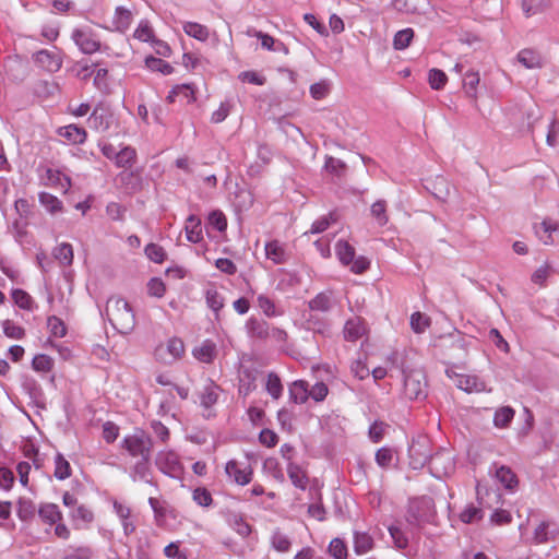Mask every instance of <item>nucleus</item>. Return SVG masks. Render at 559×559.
<instances>
[{"mask_svg":"<svg viewBox=\"0 0 559 559\" xmlns=\"http://www.w3.org/2000/svg\"><path fill=\"white\" fill-rule=\"evenodd\" d=\"M2 326L4 335L9 338L22 340L25 336V330L11 320H4Z\"/></svg>","mask_w":559,"mask_h":559,"instance_id":"51","label":"nucleus"},{"mask_svg":"<svg viewBox=\"0 0 559 559\" xmlns=\"http://www.w3.org/2000/svg\"><path fill=\"white\" fill-rule=\"evenodd\" d=\"M13 301L22 309H32V297L23 289H14L12 292Z\"/></svg>","mask_w":559,"mask_h":559,"instance_id":"57","label":"nucleus"},{"mask_svg":"<svg viewBox=\"0 0 559 559\" xmlns=\"http://www.w3.org/2000/svg\"><path fill=\"white\" fill-rule=\"evenodd\" d=\"M136 160V152L131 146H124L119 152H117L116 157L114 159L115 165L118 168H129Z\"/></svg>","mask_w":559,"mask_h":559,"instance_id":"25","label":"nucleus"},{"mask_svg":"<svg viewBox=\"0 0 559 559\" xmlns=\"http://www.w3.org/2000/svg\"><path fill=\"white\" fill-rule=\"evenodd\" d=\"M414 37V31L412 28H404L399 31L393 38V47L396 50H403L407 48Z\"/></svg>","mask_w":559,"mask_h":559,"instance_id":"41","label":"nucleus"},{"mask_svg":"<svg viewBox=\"0 0 559 559\" xmlns=\"http://www.w3.org/2000/svg\"><path fill=\"white\" fill-rule=\"evenodd\" d=\"M205 298L207 306L216 313L224 307V299L215 289H209Z\"/></svg>","mask_w":559,"mask_h":559,"instance_id":"60","label":"nucleus"},{"mask_svg":"<svg viewBox=\"0 0 559 559\" xmlns=\"http://www.w3.org/2000/svg\"><path fill=\"white\" fill-rule=\"evenodd\" d=\"M257 370L245 369L241 373L239 393L243 396L249 395L257 389Z\"/></svg>","mask_w":559,"mask_h":559,"instance_id":"27","label":"nucleus"},{"mask_svg":"<svg viewBox=\"0 0 559 559\" xmlns=\"http://www.w3.org/2000/svg\"><path fill=\"white\" fill-rule=\"evenodd\" d=\"M134 37L141 41H152L156 39L152 27L147 22H141L134 32Z\"/></svg>","mask_w":559,"mask_h":559,"instance_id":"64","label":"nucleus"},{"mask_svg":"<svg viewBox=\"0 0 559 559\" xmlns=\"http://www.w3.org/2000/svg\"><path fill=\"white\" fill-rule=\"evenodd\" d=\"M72 474V468L68 460L61 453L55 456V472L53 476L59 480L69 478Z\"/></svg>","mask_w":559,"mask_h":559,"instance_id":"32","label":"nucleus"},{"mask_svg":"<svg viewBox=\"0 0 559 559\" xmlns=\"http://www.w3.org/2000/svg\"><path fill=\"white\" fill-rule=\"evenodd\" d=\"M338 260L344 265H349L355 258V248L345 240H338L335 246Z\"/></svg>","mask_w":559,"mask_h":559,"instance_id":"28","label":"nucleus"},{"mask_svg":"<svg viewBox=\"0 0 559 559\" xmlns=\"http://www.w3.org/2000/svg\"><path fill=\"white\" fill-rule=\"evenodd\" d=\"M430 325V318L421 312H414L411 317V326L415 333H423Z\"/></svg>","mask_w":559,"mask_h":559,"instance_id":"52","label":"nucleus"},{"mask_svg":"<svg viewBox=\"0 0 559 559\" xmlns=\"http://www.w3.org/2000/svg\"><path fill=\"white\" fill-rule=\"evenodd\" d=\"M404 393L409 400H420L426 396L425 374L413 370L404 374Z\"/></svg>","mask_w":559,"mask_h":559,"instance_id":"6","label":"nucleus"},{"mask_svg":"<svg viewBox=\"0 0 559 559\" xmlns=\"http://www.w3.org/2000/svg\"><path fill=\"white\" fill-rule=\"evenodd\" d=\"M70 516L73 521H82L84 523H91L94 520L93 512L85 506L81 504L74 509Z\"/></svg>","mask_w":559,"mask_h":559,"instance_id":"63","label":"nucleus"},{"mask_svg":"<svg viewBox=\"0 0 559 559\" xmlns=\"http://www.w3.org/2000/svg\"><path fill=\"white\" fill-rule=\"evenodd\" d=\"M207 223L218 231H224L227 228V219L223 212L213 211L209 214Z\"/></svg>","mask_w":559,"mask_h":559,"instance_id":"56","label":"nucleus"},{"mask_svg":"<svg viewBox=\"0 0 559 559\" xmlns=\"http://www.w3.org/2000/svg\"><path fill=\"white\" fill-rule=\"evenodd\" d=\"M193 501L201 507H210L213 503L211 492L205 487H198L192 493Z\"/></svg>","mask_w":559,"mask_h":559,"instance_id":"54","label":"nucleus"},{"mask_svg":"<svg viewBox=\"0 0 559 559\" xmlns=\"http://www.w3.org/2000/svg\"><path fill=\"white\" fill-rule=\"evenodd\" d=\"M309 399L308 383L304 380H297L289 386V400L296 404H304Z\"/></svg>","mask_w":559,"mask_h":559,"instance_id":"21","label":"nucleus"},{"mask_svg":"<svg viewBox=\"0 0 559 559\" xmlns=\"http://www.w3.org/2000/svg\"><path fill=\"white\" fill-rule=\"evenodd\" d=\"M496 477L506 489L513 490L518 487V477L509 466L501 465L497 467Z\"/></svg>","mask_w":559,"mask_h":559,"instance_id":"20","label":"nucleus"},{"mask_svg":"<svg viewBox=\"0 0 559 559\" xmlns=\"http://www.w3.org/2000/svg\"><path fill=\"white\" fill-rule=\"evenodd\" d=\"M145 66L151 71L160 72L164 75H168L174 72V68L171 64L154 56H147L145 58Z\"/></svg>","mask_w":559,"mask_h":559,"instance_id":"36","label":"nucleus"},{"mask_svg":"<svg viewBox=\"0 0 559 559\" xmlns=\"http://www.w3.org/2000/svg\"><path fill=\"white\" fill-rule=\"evenodd\" d=\"M112 115L110 110L97 105L88 117V126L97 131H107L111 124Z\"/></svg>","mask_w":559,"mask_h":559,"instance_id":"9","label":"nucleus"},{"mask_svg":"<svg viewBox=\"0 0 559 559\" xmlns=\"http://www.w3.org/2000/svg\"><path fill=\"white\" fill-rule=\"evenodd\" d=\"M264 250L266 258L272 260L274 264H283L288 260V254L278 240L266 242Z\"/></svg>","mask_w":559,"mask_h":559,"instance_id":"13","label":"nucleus"},{"mask_svg":"<svg viewBox=\"0 0 559 559\" xmlns=\"http://www.w3.org/2000/svg\"><path fill=\"white\" fill-rule=\"evenodd\" d=\"M131 21L132 13L128 9L123 7H118L116 9L115 17L112 21L116 31L124 32L130 26Z\"/></svg>","mask_w":559,"mask_h":559,"instance_id":"30","label":"nucleus"},{"mask_svg":"<svg viewBox=\"0 0 559 559\" xmlns=\"http://www.w3.org/2000/svg\"><path fill=\"white\" fill-rule=\"evenodd\" d=\"M483 518V511L479 508L474 507L473 504L467 506L462 513L460 514V519L464 523H473Z\"/></svg>","mask_w":559,"mask_h":559,"instance_id":"61","label":"nucleus"},{"mask_svg":"<svg viewBox=\"0 0 559 559\" xmlns=\"http://www.w3.org/2000/svg\"><path fill=\"white\" fill-rule=\"evenodd\" d=\"M147 259L155 263H163L166 260V252L163 247L157 243L151 242L144 249Z\"/></svg>","mask_w":559,"mask_h":559,"instance_id":"49","label":"nucleus"},{"mask_svg":"<svg viewBox=\"0 0 559 559\" xmlns=\"http://www.w3.org/2000/svg\"><path fill=\"white\" fill-rule=\"evenodd\" d=\"M329 555L334 559H347L348 550L345 542L338 537L333 538L328 547Z\"/></svg>","mask_w":559,"mask_h":559,"instance_id":"40","label":"nucleus"},{"mask_svg":"<svg viewBox=\"0 0 559 559\" xmlns=\"http://www.w3.org/2000/svg\"><path fill=\"white\" fill-rule=\"evenodd\" d=\"M374 546L373 538L366 532L354 533V551L357 555H364L370 551Z\"/></svg>","mask_w":559,"mask_h":559,"instance_id":"24","label":"nucleus"},{"mask_svg":"<svg viewBox=\"0 0 559 559\" xmlns=\"http://www.w3.org/2000/svg\"><path fill=\"white\" fill-rule=\"evenodd\" d=\"M287 473L289 479L292 480L295 487L302 490L306 489L308 484L307 475L297 464L289 463L287 467Z\"/></svg>","mask_w":559,"mask_h":559,"instance_id":"31","label":"nucleus"},{"mask_svg":"<svg viewBox=\"0 0 559 559\" xmlns=\"http://www.w3.org/2000/svg\"><path fill=\"white\" fill-rule=\"evenodd\" d=\"M50 334L55 337H63L67 334V326L64 322L56 316H51L47 320Z\"/></svg>","mask_w":559,"mask_h":559,"instance_id":"53","label":"nucleus"},{"mask_svg":"<svg viewBox=\"0 0 559 559\" xmlns=\"http://www.w3.org/2000/svg\"><path fill=\"white\" fill-rule=\"evenodd\" d=\"M157 468L171 478H180L183 473V466L179 456L174 451H160L155 459Z\"/></svg>","mask_w":559,"mask_h":559,"instance_id":"5","label":"nucleus"},{"mask_svg":"<svg viewBox=\"0 0 559 559\" xmlns=\"http://www.w3.org/2000/svg\"><path fill=\"white\" fill-rule=\"evenodd\" d=\"M265 389L267 393L274 399L277 400L281 397L283 393V385L280 377L275 372H270L267 374Z\"/></svg>","mask_w":559,"mask_h":559,"instance_id":"44","label":"nucleus"},{"mask_svg":"<svg viewBox=\"0 0 559 559\" xmlns=\"http://www.w3.org/2000/svg\"><path fill=\"white\" fill-rule=\"evenodd\" d=\"M185 229L188 241L198 243L202 240V225L198 216L190 215L186 221Z\"/></svg>","mask_w":559,"mask_h":559,"instance_id":"18","label":"nucleus"},{"mask_svg":"<svg viewBox=\"0 0 559 559\" xmlns=\"http://www.w3.org/2000/svg\"><path fill=\"white\" fill-rule=\"evenodd\" d=\"M406 522L409 525L412 537H417L423 524L428 522V518L421 513V508L418 503H412L406 512Z\"/></svg>","mask_w":559,"mask_h":559,"instance_id":"11","label":"nucleus"},{"mask_svg":"<svg viewBox=\"0 0 559 559\" xmlns=\"http://www.w3.org/2000/svg\"><path fill=\"white\" fill-rule=\"evenodd\" d=\"M248 332L252 337L260 340L269 338L270 324L264 320L251 318L247 322Z\"/></svg>","mask_w":559,"mask_h":559,"instance_id":"23","label":"nucleus"},{"mask_svg":"<svg viewBox=\"0 0 559 559\" xmlns=\"http://www.w3.org/2000/svg\"><path fill=\"white\" fill-rule=\"evenodd\" d=\"M183 31L187 35L199 40H206L209 38L207 27L195 22H186Z\"/></svg>","mask_w":559,"mask_h":559,"instance_id":"38","label":"nucleus"},{"mask_svg":"<svg viewBox=\"0 0 559 559\" xmlns=\"http://www.w3.org/2000/svg\"><path fill=\"white\" fill-rule=\"evenodd\" d=\"M476 377L457 376L456 386L465 392L480 391Z\"/></svg>","mask_w":559,"mask_h":559,"instance_id":"55","label":"nucleus"},{"mask_svg":"<svg viewBox=\"0 0 559 559\" xmlns=\"http://www.w3.org/2000/svg\"><path fill=\"white\" fill-rule=\"evenodd\" d=\"M305 320L307 329L313 331L314 333L325 335L330 331L329 321L321 318L316 312L310 311L308 316L305 314Z\"/></svg>","mask_w":559,"mask_h":559,"instance_id":"22","label":"nucleus"},{"mask_svg":"<svg viewBox=\"0 0 559 559\" xmlns=\"http://www.w3.org/2000/svg\"><path fill=\"white\" fill-rule=\"evenodd\" d=\"M36 507L29 499L21 498L17 502V516L22 521H29L34 518Z\"/></svg>","mask_w":559,"mask_h":559,"instance_id":"42","label":"nucleus"},{"mask_svg":"<svg viewBox=\"0 0 559 559\" xmlns=\"http://www.w3.org/2000/svg\"><path fill=\"white\" fill-rule=\"evenodd\" d=\"M38 515L43 522L53 525L63 520L59 507L55 503H41L38 509Z\"/></svg>","mask_w":559,"mask_h":559,"instance_id":"15","label":"nucleus"},{"mask_svg":"<svg viewBox=\"0 0 559 559\" xmlns=\"http://www.w3.org/2000/svg\"><path fill=\"white\" fill-rule=\"evenodd\" d=\"M122 448L133 457H151L153 441L143 430H135L133 435L126 436L122 440Z\"/></svg>","mask_w":559,"mask_h":559,"instance_id":"2","label":"nucleus"},{"mask_svg":"<svg viewBox=\"0 0 559 559\" xmlns=\"http://www.w3.org/2000/svg\"><path fill=\"white\" fill-rule=\"evenodd\" d=\"M230 524L241 537H247L251 533V526L238 514L231 516Z\"/></svg>","mask_w":559,"mask_h":559,"instance_id":"59","label":"nucleus"},{"mask_svg":"<svg viewBox=\"0 0 559 559\" xmlns=\"http://www.w3.org/2000/svg\"><path fill=\"white\" fill-rule=\"evenodd\" d=\"M58 134L71 144H82L85 142L87 136L85 129L80 128L76 124H69L59 128Z\"/></svg>","mask_w":559,"mask_h":559,"instance_id":"14","label":"nucleus"},{"mask_svg":"<svg viewBox=\"0 0 559 559\" xmlns=\"http://www.w3.org/2000/svg\"><path fill=\"white\" fill-rule=\"evenodd\" d=\"M389 533L396 548L405 549L408 546V538L400 527L392 525L389 527Z\"/></svg>","mask_w":559,"mask_h":559,"instance_id":"62","label":"nucleus"},{"mask_svg":"<svg viewBox=\"0 0 559 559\" xmlns=\"http://www.w3.org/2000/svg\"><path fill=\"white\" fill-rule=\"evenodd\" d=\"M193 356L201 362L211 364L216 357V345L211 340H205L193 349Z\"/></svg>","mask_w":559,"mask_h":559,"instance_id":"16","label":"nucleus"},{"mask_svg":"<svg viewBox=\"0 0 559 559\" xmlns=\"http://www.w3.org/2000/svg\"><path fill=\"white\" fill-rule=\"evenodd\" d=\"M335 301L331 290L321 292L308 301V308L311 312L328 313L333 309Z\"/></svg>","mask_w":559,"mask_h":559,"instance_id":"12","label":"nucleus"},{"mask_svg":"<svg viewBox=\"0 0 559 559\" xmlns=\"http://www.w3.org/2000/svg\"><path fill=\"white\" fill-rule=\"evenodd\" d=\"M392 460L393 450L389 447H382L376 452V462L382 468L389 467Z\"/></svg>","mask_w":559,"mask_h":559,"instance_id":"58","label":"nucleus"},{"mask_svg":"<svg viewBox=\"0 0 559 559\" xmlns=\"http://www.w3.org/2000/svg\"><path fill=\"white\" fill-rule=\"evenodd\" d=\"M521 7L526 17L542 13L546 7L545 0H521Z\"/></svg>","mask_w":559,"mask_h":559,"instance_id":"46","label":"nucleus"},{"mask_svg":"<svg viewBox=\"0 0 559 559\" xmlns=\"http://www.w3.org/2000/svg\"><path fill=\"white\" fill-rule=\"evenodd\" d=\"M518 61L526 69H539L543 67L542 56L533 49H522L518 53Z\"/></svg>","mask_w":559,"mask_h":559,"instance_id":"19","label":"nucleus"},{"mask_svg":"<svg viewBox=\"0 0 559 559\" xmlns=\"http://www.w3.org/2000/svg\"><path fill=\"white\" fill-rule=\"evenodd\" d=\"M270 542L272 548H274L278 552H288L290 550L292 540L280 528H275L272 532Z\"/></svg>","mask_w":559,"mask_h":559,"instance_id":"26","label":"nucleus"},{"mask_svg":"<svg viewBox=\"0 0 559 559\" xmlns=\"http://www.w3.org/2000/svg\"><path fill=\"white\" fill-rule=\"evenodd\" d=\"M35 63L49 72H57L62 67L61 58L52 51L43 49L33 55Z\"/></svg>","mask_w":559,"mask_h":559,"instance_id":"10","label":"nucleus"},{"mask_svg":"<svg viewBox=\"0 0 559 559\" xmlns=\"http://www.w3.org/2000/svg\"><path fill=\"white\" fill-rule=\"evenodd\" d=\"M428 82L432 90L439 91L447 84L448 76L442 70L431 69L428 73Z\"/></svg>","mask_w":559,"mask_h":559,"instance_id":"48","label":"nucleus"},{"mask_svg":"<svg viewBox=\"0 0 559 559\" xmlns=\"http://www.w3.org/2000/svg\"><path fill=\"white\" fill-rule=\"evenodd\" d=\"M427 464L437 478L447 476L454 471L453 457L447 450H440L432 454Z\"/></svg>","mask_w":559,"mask_h":559,"instance_id":"7","label":"nucleus"},{"mask_svg":"<svg viewBox=\"0 0 559 559\" xmlns=\"http://www.w3.org/2000/svg\"><path fill=\"white\" fill-rule=\"evenodd\" d=\"M324 167L330 174L336 177H343L346 173V164L332 156L326 157Z\"/></svg>","mask_w":559,"mask_h":559,"instance_id":"50","label":"nucleus"},{"mask_svg":"<svg viewBox=\"0 0 559 559\" xmlns=\"http://www.w3.org/2000/svg\"><path fill=\"white\" fill-rule=\"evenodd\" d=\"M32 367L38 372H49L53 368V359L46 354H38L33 358Z\"/></svg>","mask_w":559,"mask_h":559,"instance_id":"47","label":"nucleus"},{"mask_svg":"<svg viewBox=\"0 0 559 559\" xmlns=\"http://www.w3.org/2000/svg\"><path fill=\"white\" fill-rule=\"evenodd\" d=\"M39 203L50 213L57 214L62 212V202L53 194L48 192H40L38 195Z\"/></svg>","mask_w":559,"mask_h":559,"instance_id":"29","label":"nucleus"},{"mask_svg":"<svg viewBox=\"0 0 559 559\" xmlns=\"http://www.w3.org/2000/svg\"><path fill=\"white\" fill-rule=\"evenodd\" d=\"M479 84V74L478 72L468 71L465 73L463 79V87L467 95V97L472 99L477 98V86Z\"/></svg>","mask_w":559,"mask_h":559,"instance_id":"33","label":"nucleus"},{"mask_svg":"<svg viewBox=\"0 0 559 559\" xmlns=\"http://www.w3.org/2000/svg\"><path fill=\"white\" fill-rule=\"evenodd\" d=\"M409 465L414 469L423 468L431 457V441L427 436L413 439L409 448Z\"/></svg>","mask_w":559,"mask_h":559,"instance_id":"3","label":"nucleus"},{"mask_svg":"<svg viewBox=\"0 0 559 559\" xmlns=\"http://www.w3.org/2000/svg\"><path fill=\"white\" fill-rule=\"evenodd\" d=\"M225 473L230 480L240 486L248 485L253 475V471L250 465L241 467L236 460H230L226 463Z\"/></svg>","mask_w":559,"mask_h":559,"instance_id":"8","label":"nucleus"},{"mask_svg":"<svg viewBox=\"0 0 559 559\" xmlns=\"http://www.w3.org/2000/svg\"><path fill=\"white\" fill-rule=\"evenodd\" d=\"M151 457H143L139 462L135 463L132 469L133 480L140 479L145 483H151V467H150Z\"/></svg>","mask_w":559,"mask_h":559,"instance_id":"34","label":"nucleus"},{"mask_svg":"<svg viewBox=\"0 0 559 559\" xmlns=\"http://www.w3.org/2000/svg\"><path fill=\"white\" fill-rule=\"evenodd\" d=\"M106 317L121 334L130 333L135 325V316L130 304L120 297H111L106 305Z\"/></svg>","mask_w":559,"mask_h":559,"instance_id":"1","label":"nucleus"},{"mask_svg":"<svg viewBox=\"0 0 559 559\" xmlns=\"http://www.w3.org/2000/svg\"><path fill=\"white\" fill-rule=\"evenodd\" d=\"M370 212L379 226H384L389 222V217L386 215V202L384 200L376 201L371 205Z\"/></svg>","mask_w":559,"mask_h":559,"instance_id":"45","label":"nucleus"},{"mask_svg":"<svg viewBox=\"0 0 559 559\" xmlns=\"http://www.w3.org/2000/svg\"><path fill=\"white\" fill-rule=\"evenodd\" d=\"M514 415L515 411L512 407L502 406L496 411L493 416V424L498 428H506L510 425Z\"/></svg>","mask_w":559,"mask_h":559,"instance_id":"35","label":"nucleus"},{"mask_svg":"<svg viewBox=\"0 0 559 559\" xmlns=\"http://www.w3.org/2000/svg\"><path fill=\"white\" fill-rule=\"evenodd\" d=\"M53 257L66 266L73 262V248L70 243L63 242L53 249Z\"/></svg>","mask_w":559,"mask_h":559,"instance_id":"37","label":"nucleus"},{"mask_svg":"<svg viewBox=\"0 0 559 559\" xmlns=\"http://www.w3.org/2000/svg\"><path fill=\"white\" fill-rule=\"evenodd\" d=\"M364 332V328L358 320H348L344 326V337L346 341H357Z\"/></svg>","mask_w":559,"mask_h":559,"instance_id":"43","label":"nucleus"},{"mask_svg":"<svg viewBox=\"0 0 559 559\" xmlns=\"http://www.w3.org/2000/svg\"><path fill=\"white\" fill-rule=\"evenodd\" d=\"M177 98L190 104L195 100L194 90L189 84L177 85L169 92L166 99L169 103H175Z\"/></svg>","mask_w":559,"mask_h":559,"instance_id":"17","label":"nucleus"},{"mask_svg":"<svg viewBox=\"0 0 559 559\" xmlns=\"http://www.w3.org/2000/svg\"><path fill=\"white\" fill-rule=\"evenodd\" d=\"M71 39L84 55H92L102 49L98 36L91 27H78L71 33Z\"/></svg>","mask_w":559,"mask_h":559,"instance_id":"4","label":"nucleus"},{"mask_svg":"<svg viewBox=\"0 0 559 559\" xmlns=\"http://www.w3.org/2000/svg\"><path fill=\"white\" fill-rule=\"evenodd\" d=\"M217 385H215L213 382L204 386L202 393L200 394V402L203 407L210 408L217 402Z\"/></svg>","mask_w":559,"mask_h":559,"instance_id":"39","label":"nucleus"}]
</instances>
